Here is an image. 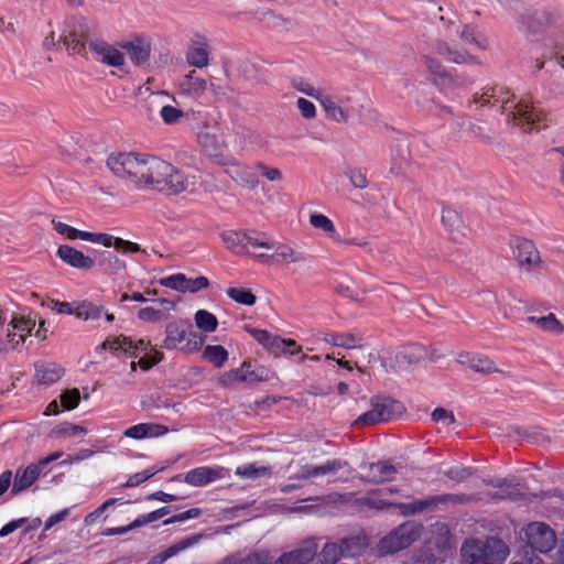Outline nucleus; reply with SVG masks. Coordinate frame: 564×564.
I'll use <instances>...</instances> for the list:
<instances>
[{"mask_svg": "<svg viewBox=\"0 0 564 564\" xmlns=\"http://www.w3.org/2000/svg\"><path fill=\"white\" fill-rule=\"evenodd\" d=\"M218 164L225 166V172L237 184L253 189L258 186V178L251 173L248 166L241 165L229 158H220Z\"/></svg>", "mask_w": 564, "mask_h": 564, "instance_id": "412c9836", "label": "nucleus"}, {"mask_svg": "<svg viewBox=\"0 0 564 564\" xmlns=\"http://www.w3.org/2000/svg\"><path fill=\"white\" fill-rule=\"evenodd\" d=\"M419 538V525L413 522H405L379 541L377 552L379 555L394 554L410 546Z\"/></svg>", "mask_w": 564, "mask_h": 564, "instance_id": "0eeeda50", "label": "nucleus"}, {"mask_svg": "<svg viewBox=\"0 0 564 564\" xmlns=\"http://www.w3.org/2000/svg\"><path fill=\"white\" fill-rule=\"evenodd\" d=\"M122 47L126 50L130 61L134 65L144 66L145 64H148L151 54V46L148 42H129L126 43Z\"/></svg>", "mask_w": 564, "mask_h": 564, "instance_id": "2f4dec72", "label": "nucleus"}, {"mask_svg": "<svg viewBox=\"0 0 564 564\" xmlns=\"http://www.w3.org/2000/svg\"><path fill=\"white\" fill-rule=\"evenodd\" d=\"M327 344L341 347L345 349L361 348L364 338L359 334L354 333H332L324 338Z\"/></svg>", "mask_w": 564, "mask_h": 564, "instance_id": "473e14b6", "label": "nucleus"}, {"mask_svg": "<svg viewBox=\"0 0 564 564\" xmlns=\"http://www.w3.org/2000/svg\"><path fill=\"white\" fill-rule=\"evenodd\" d=\"M247 231L226 230L220 235L227 249L235 253L245 252Z\"/></svg>", "mask_w": 564, "mask_h": 564, "instance_id": "58836bf2", "label": "nucleus"}, {"mask_svg": "<svg viewBox=\"0 0 564 564\" xmlns=\"http://www.w3.org/2000/svg\"><path fill=\"white\" fill-rule=\"evenodd\" d=\"M425 356V349L417 344L401 347L394 351L384 362L383 366L392 371H406L416 366Z\"/></svg>", "mask_w": 564, "mask_h": 564, "instance_id": "9b49d317", "label": "nucleus"}, {"mask_svg": "<svg viewBox=\"0 0 564 564\" xmlns=\"http://www.w3.org/2000/svg\"><path fill=\"white\" fill-rule=\"evenodd\" d=\"M508 554V547L497 538L468 540L462 546L465 564H502Z\"/></svg>", "mask_w": 564, "mask_h": 564, "instance_id": "7ed1b4c3", "label": "nucleus"}, {"mask_svg": "<svg viewBox=\"0 0 564 564\" xmlns=\"http://www.w3.org/2000/svg\"><path fill=\"white\" fill-rule=\"evenodd\" d=\"M80 400L79 390L74 388L70 390H66L61 395V403L66 410L75 409Z\"/></svg>", "mask_w": 564, "mask_h": 564, "instance_id": "680f3d73", "label": "nucleus"}, {"mask_svg": "<svg viewBox=\"0 0 564 564\" xmlns=\"http://www.w3.org/2000/svg\"><path fill=\"white\" fill-rule=\"evenodd\" d=\"M341 557L338 543H326L317 555L318 564H335Z\"/></svg>", "mask_w": 564, "mask_h": 564, "instance_id": "49530a36", "label": "nucleus"}, {"mask_svg": "<svg viewBox=\"0 0 564 564\" xmlns=\"http://www.w3.org/2000/svg\"><path fill=\"white\" fill-rule=\"evenodd\" d=\"M441 20L446 24L447 33L451 37H457L463 45L485 48L480 45L475 32V26L471 24L463 23L456 17H441Z\"/></svg>", "mask_w": 564, "mask_h": 564, "instance_id": "2eb2a0df", "label": "nucleus"}, {"mask_svg": "<svg viewBox=\"0 0 564 564\" xmlns=\"http://www.w3.org/2000/svg\"><path fill=\"white\" fill-rule=\"evenodd\" d=\"M88 47L94 53L96 61L102 64L113 67H120L124 64V54L104 41L91 40Z\"/></svg>", "mask_w": 564, "mask_h": 564, "instance_id": "4be33fe9", "label": "nucleus"}, {"mask_svg": "<svg viewBox=\"0 0 564 564\" xmlns=\"http://www.w3.org/2000/svg\"><path fill=\"white\" fill-rule=\"evenodd\" d=\"M273 253L269 256L276 263H301L305 261L303 252L286 243H275Z\"/></svg>", "mask_w": 564, "mask_h": 564, "instance_id": "7c9ffc66", "label": "nucleus"}, {"mask_svg": "<svg viewBox=\"0 0 564 564\" xmlns=\"http://www.w3.org/2000/svg\"><path fill=\"white\" fill-rule=\"evenodd\" d=\"M257 169L260 171L261 175L270 182H282L283 181V174H282L281 170L278 167H271V166L264 165L262 163H258Z\"/></svg>", "mask_w": 564, "mask_h": 564, "instance_id": "338daca9", "label": "nucleus"}, {"mask_svg": "<svg viewBox=\"0 0 564 564\" xmlns=\"http://www.w3.org/2000/svg\"><path fill=\"white\" fill-rule=\"evenodd\" d=\"M435 51L438 55L444 57L447 62L455 64H473L477 63V59L474 55L469 54L464 50H457L449 46L448 43L444 41H437L435 44Z\"/></svg>", "mask_w": 564, "mask_h": 564, "instance_id": "cd10ccee", "label": "nucleus"}, {"mask_svg": "<svg viewBox=\"0 0 564 564\" xmlns=\"http://www.w3.org/2000/svg\"><path fill=\"white\" fill-rule=\"evenodd\" d=\"M457 361L460 365L484 375L500 372V370L496 367L495 361L485 355L460 352L457 357Z\"/></svg>", "mask_w": 564, "mask_h": 564, "instance_id": "393cba45", "label": "nucleus"}, {"mask_svg": "<svg viewBox=\"0 0 564 564\" xmlns=\"http://www.w3.org/2000/svg\"><path fill=\"white\" fill-rule=\"evenodd\" d=\"M236 474L247 478H259L269 475L270 471L268 467H257L254 464H249L238 467Z\"/></svg>", "mask_w": 564, "mask_h": 564, "instance_id": "bf43d9fd", "label": "nucleus"}, {"mask_svg": "<svg viewBox=\"0 0 564 564\" xmlns=\"http://www.w3.org/2000/svg\"><path fill=\"white\" fill-rule=\"evenodd\" d=\"M310 224L315 229L323 230L332 239L338 240L335 226L327 216L323 214L313 213L310 215Z\"/></svg>", "mask_w": 564, "mask_h": 564, "instance_id": "a18cd8bd", "label": "nucleus"}, {"mask_svg": "<svg viewBox=\"0 0 564 564\" xmlns=\"http://www.w3.org/2000/svg\"><path fill=\"white\" fill-rule=\"evenodd\" d=\"M291 84L295 90L314 98L318 102L324 95L319 89H316L308 80L302 77L293 78Z\"/></svg>", "mask_w": 564, "mask_h": 564, "instance_id": "3c124183", "label": "nucleus"}, {"mask_svg": "<svg viewBox=\"0 0 564 564\" xmlns=\"http://www.w3.org/2000/svg\"><path fill=\"white\" fill-rule=\"evenodd\" d=\"M62 452H54L51 455L41 458L37 463L30 464L25 468H19L15 471L11 494H20L30 488L40 477L42 470L52 462L62 457Z\"/></svg>", "mask_w": 564, "mask_h": 564, "instance_id": "9d476101", "label": "nucleus"}, {"mask_svg": "<svg viewBox=\"0 0 564 564\" xmlns=\"http://www.w3.org/2000/svg\"><path fill=\"white\" fill-rule=\"evenodd\" d=\"M91 31L93 25L86 18L74 17L65 21L58 41L73 54L84 55L86 45L91 41L88 39Z\"/></svg>", "mask_w": 564, "mask_h": 564, "instance_id": "423d86ee", "label": "nucleus"}, {"mask_svg": "<svg viewBox=\"0 0 564 564\" xmlns=\"http://www.w3.org/2000/svg\"><path fill=\"white\" fill-rule=\"evenodd\" d=\"M345 175L355 188L364 189L368 186L366 172L361 169H347Z\"/></svg>", "mask_w": 564, "mask_h": 564, "instance_id": "4d7b16f0", "label": "nucleus"}, {"mask_svg": "<svg viewBox=\"0 0 564 564\" xmlns=\"http://www.w3.org/2000/svg\"><path fill=\"white\" fill-rule=\"evenodd\" d=\"M226 293L232 301L247 306L253 305L257 300L256 295L250 290L243 288H230Z\"/></svg>", "mask_w": 564, "mask_h": 564, "instance_id": "8fccbe9b", "label": "nucleus"}, {"mask_svg": "<svg viewBox=\"0 0 564 564\" xmlns=\"http://www.w3.org/2000/svg\"><path fill=\"white\" fill-rule=\"evenodd\" d=\"M513 257L517 260L520 270L531 272L533 269H543L544 261L540 256V251L533 241L519 238L514 241L512 248Z\"/></svg>", "mask_w": 564, "mask_h": 564, "instance_id": "f8f14e48", "label": "nucleus"}, {"mask_svg": "<svg viewBox=\"0 0 564 564\" xmlns=\"http://www.w3.org/2000/svg\"><path fill=\"white\" fill-rule=\"evenodd\" d=\"M438 505H455V494H444L432 496L426 499L416 500L412 503H397L394 505L402 514L411 516L423 512L425 510L434 509Z\"/></svg>", "mask_w": 564, "mask_h": 564, "instance_id": "f3484780", "label": "nucleus"}, {"mask_svg": "<svg viewBox=\"0 0 564 564\" xmlns=\"http://www.w3.org/2000/svg\"><path fill=\"white\" fill-rule=\"evenodd\" d=\"M203 357L215 367L220 368L228 359V351L220 345H208L203 351Z\"/></svg>", "mask_w": 564, "mask_h": 564, "instance_id": "37998d69", "label": "nucleus"}, {"mask_svg": "<svg viewBox=\"0 0 564 564\" xmlns=\"http://www.w3.org/2000/svg\"><path fill=\"white\" fill-rule=\"evenodd\" d=\"M316 545L306 543L300 549L282 554L274 564H307L316 555Z\"/></svg>", "mask_w": 564, "mask_h": 564, "instance_id": "bb28decb", "label": "nucleus"}, {"mask_svg": "<svg viewBox=\"0 0 564 564\" xmlns=\"http://www.w3.org/2000/svg\"><path fill=\"white\" fill-rule=\"evenodd\" d=\"M138 318L148 323H156L163 318L161 310L154 307H143L138 312Z\"/></svg>", "mask_w": 564, "mask_h": 564, "instance_id": "774afa93", "label": "nucleus"}, {"mask_svg": "<svg viewBox=\"0 0 564 564\" xmlns=\"http://www.w3.org/2000/svg\"><path fill=\"white\" fill-rule=\"evenodd\" d=\"M355 97L350 95H323L319 105L328 120L346 124L356 113Z\"/></svg>", "mask_w": 564, "mask_h": 564, "instance_id": "6e6552de", "label": "nucleus"}, {"mask_svg": "<svg viewBox=\"0 0 564 564\" xmlns=\"http://www.w3.org/2000/svg\"><path fill=\"white\" fill-rule=\"evenodd\" d=\"M52 226L57 234L70 240L80 239L94 243H101L105 247L113 246L116 250L122 252L135 253L141 250L138 243L123 240L122 238H113L108 234L83 231L55 219L52 220Z\"/></svg>", "mask_w": 564, "mask_h": 564, "instance_id": "39448f33", "label": "nucleus"}, {"mask_svg": "<svg viewBox=\"0 0 564 564\" xmlns=\"http://www.w3.org/2000/svg\"><path fill=\"white\" fill-rule=\"evenodd\" d=\"M267 379L264 369L252 370L251 364L245 361L239 368L227 371L221 377V382L227 386H234L239 382H259Z\"/></svg>", "mask_w": 564, "mask_h": 564, "instance_id": "aec40b11", "label": "nucleus"}, {"mask_svg": "<svg viewBox=\"0 0 564 564\" xmlns=\"http://www.w3.org/2000/svg\"><path fill=\"white\" fill-rule=\"evenodd\" d=\"M556 21V12L547 8L533 9L522 15V23L532 33H542Z\"/></svg>", "mask_w": 564, "mask_h": 564, "instance_id": "dca6fc26", "label": "nucleus"}, {"mask_svg": "<svg viewBox=\"0 0 564 564\" xmlns=\"http://www.w3.org/2000/svg\"><path fill=\"white\" fill-rule=\"evenodd\" d=\"M207 80L198 77L195 70L186 74L178 84L180 90L183 95L198 98L207 90Z\"/></svg>", "mask_w": 564, "mask_h": 564, "instance_id": "c85d7f7f", "label": "nucleus"}, {"mask_svg": "<svg viewBox=\"0 0 564 564\" xmlns=\"http://www.w3.org/2000/svg\"><path fill=\"white\" fill-rule=\"evenodd\" d=\"M204 337L195 332L189 323L186 324L185 345L181 347L182 350L192 352L197 351L204 345Z\"/></svg>", "mask_w": 564, "mask_h": 564, "instance_id": "de8ad7c7", "label": "nucleus"}, {"mask_svg": "<svg viewBox=\"0 0 564 564\" xmlns=\"http://www.w3.org/2000/svg\"><path fill=\"white\" fill-rule=\"evenodd\" d=\"M86 432H87V430L82 425H75V424H72L68 422H64V423L56 425L51 431V436L54 438L70 437V436L75 435L76 433H86Z\"/></svg>", "mask_w": 564, "mask_h": 564, "instance_id": "864d4df0", "label": "nucleus"}, {"mask_svg": "<svg viewBox=\"0 0 564 564\" xmlns=\"http://www.w3.org/2000/svg\"><path fill=\"white\" fill-rule=\"evenodd\" d=\"M272 557L265 550H257L249 553L236 552L227 555L216 564H271Z\"/></svg>", "mask_w": 564, "mask_h": 564, "instance_id": "a878e982", "label": "nucleus"}, {"mask_svg": "<svg viewBox=\"0 0 564 564\" xmlns=\"http://www.w3.org/2000/svg\"><path fill=\"white\" fill-rule=\"evenodd\" d=\"M151 346V343L144 339H140L133 343L131 339L120 336L116 338H108L101 344V348L109 349L111 351H123L124 354L135 357L137 351H145Z\"/></svg>", "mask_w": 564, "mask_h": 564, "instance_id": "5701e85b", "label": "nucleus"}, {"mask_svg": "<svg viewBox=\"0 0 564 564\" xmlns=\"http://www.w3.org/2000/svg\"><path fill=\"white\" fill-rule=\"evenodd\" d=\"M102 313L104 307L101 305H96L87 301L75 303V316L79 319L95 321L100 318Z\"/></svg>", "mask_w": 564, "mask_h": 564, "instance_id": "ea45409f", "label": "nucleus"}, {"mask_svg": "<svg viewBox=\"0 0 564 564\" xmlns=\"http://www.w3.org/2000/svg\"><path fill=\"white\" fill-rule=\"evenodd\" d=\"M197 140L200 147L206 152V154L213 158L217 164L220 158H226L224 154L219 152L221 144L217 140L216 135L209 132H199L197 135Z\"/></svg>", "mask_w": 564, "mask_h": 564, "instance_id": "4c0bfd02", "label": "nucleus"}, {"mask_svg": "<svg viewBox=\"0 0 564 564\" xmlns=\"http://www.w3.org/2000/svg\"><path fill=\"white\" fill-rule=\"evenodd\" d=\"M100 265L111 274H116L126 268L124 261L120 260L115 253L106 251L101 253Z\"/></svg>", "mask_w": 564, "mask_h": 564, "instance_id": "09e8293b", "label": "nucleus"}, {"mask_svg": "<svg viewBox=\"0 0 564 564\" xmlns=\"http://www.w3.org/2000/svg\"><path fill=\"white\" fill-rule=\"evenodd\" d=\"M420 62L429 74V80L441 91L466 88L474 83L466 72H449L440 59L430 54L422 55Z\"/></svg>", "mask_w": 564, "mask_h": 564, "instance_id": "20e7f679", "label": "nucleus"}, {"mask_svg": "<svg viewBox=\"0 0 564 564\" xmlns=\"http://www.w3.org/2000/svg\"><path fill=\"white\" fill-rule=\"evenodd\" d=\"M163 359V354L159 350H154V354L150 357H143L138 362L131 361L130 368L132 371L137 370V366H140L142 370H149L153 366H155L158 362H160Z\"/></svg>", "mask_w": 564, "mask_h": 564, "instance_id": "052dcab7", "label": "nucleus"}, {"mask_svg": "<svg viewBox=\"0 0 564 564\" xmlns=\"http://www.w3.org/2000/svg\"><path fill=\"white\" fill-rule=\"evenodd\" d=\"M365 468L368 470V481L372 484L391 481L397 475V468L387 462L371 463Z\"/></svg>", "mask_w": 564, "mask_h": 564, "instance_id": "c756f323", "label": "nucleus"}, {"mask_svg": "<svg viewBox=\"0 0 564 564\" xmlns=\"http://www.w3.org/2000/svg\"><path fill=\"white\" fill-rule=\"evenodd\" d=\"M338 544L343 557H355L361 554L368 543L366 536L355 535L341 539Z\"/></svg>", "mask_w": 564, "mask_h": 564, "instance_id": "c9c22d12", "label": "nucleus"}, {"mask_svg": "<svg viewBox=\"0 0 564 564\" xmlns=\"http://www.w3.org/2000/svg\"><path fill=\"white\" fill-rule=\"evenodd\" d=\"M507 94L502 87H490L476 93L473 101L481 106L501 101V113L506 116L508 124L519 128L524 133H531L534 129H546L552 124L549 112L535 107L529 97L517 99L514 95L501 98Z\"/></svg>", "mask_w": 564, "mask_h": 564, "instance_id": "f03ea898", "label": "nucleus"}, {"mask_svg": "<svg viewBox=\"0 0 564 564\" xmlns=\"http://www.w3.org/2000/svg\"><path fill=\"white\" fill-rule=\"evenodd\" d=\"M106 164L116 177L139 189L172 195L189 186V180L182 171L156 156L133 152L112 153Z\"/></svg>", "mask_w": 564, "mask_h": 564, "instance_id": "f257e3e1", "label": "nucleus"}, {"mask_svg": "<svg viewBox=\"0 0 564 564\" xmlns=\"http://www.w3.org/2000/svg\"><path fill=\"white\" fill-rule=\"evenodd\" d=\"M186 62L194 67L204 68L209 64V42L202 34H194L185 54Z\"/></svg>", "mask_w": 564, "mask_h": 564, "instance_id": "6ab92c4d", "label": "nucleus"}, {"mask_svg": "<svg viewBox=\"0 0 564 564\" xmlns=\"http://www.w3.org/2000/svg\"><path fill=\"white\" fill-rule=\"evenodd\" d=\"M346 466V462L340 459H332L327 460L319 466H314L311 470V475L315 477L326 476V475H335L339 469Z\"/></svg>", "mask_w": 564, "mask_h": 564, "instance_id": "603ef678", "label": "nucleus"}, {"mask_svg": "<svg viewBox=\"0 0 564 564\" xmlns=\"http://www.w3.org/2000/svg\"><path fill=\"white\" fill-rule=\"evenodd\" d=\"M249 332L257 339V341L268 350L274 352L281 350L283 343L282 338L278 336H271V334L264 329L250 328Z\"/></svg>", "mask_w": 564, "mask_h": 564, "instance_id": "a19ab883", "label": "nucleus"}, {"mask_svg": "<svg viewBox=\"0 0 564 564\" xmlns=\"http://www.w3.org/2000/svg\"><path fill=\"white\" fill-rule=\"evenodd\" d=\"M275 248L274 240L265 232L247 231L245 252L257 259L269 258Z\"/></svg>", "mask_w": 564, "mask_h": 564, "instance_id": "a211bd4d", "label": "nucleus"}, {"mask_svg": "<svg viewBox=\"0 0 564 564\" xmlns=\"http://www.w3.org/2000/svg\"><path fill=\"white\" fill-rule=\"evenodd\" d=\"M64 373V369L54 364H37L35 366V378L41 384H52L61 379Z\"/></svg>", "mask_w": 564, "mask_h": 564, "instance_id": "72a5a7b5", "label": "nucleus"}, {"mask_svg": "<svg viewBox=\"0 0 564 564\" xmlns=\"http://www.w3.org/2000/svg\"><path fill=\"white\" fill-rule=\"evenodd\" d=\"M296 106H297V109L301 112V116L304 119L311 120V119H314L316 117V107H315V105L312 101L307 100L306 98L300 97L296 100Z\"/></svg>", "mask_w": 564, "mask_h": 564, "instance_id": "69168bd1", "label": "nucleus"}, {"mask_svg": "<svg viewBox=\"0 0 564 564\" xmlns=\"http://www.w3.org/2000/svg\"><path fill=\"white\" fill-rule=\"evenodd\" d=\"M196 327L205 333H213L218 326L217 317L206 310H198L194 316Z\"/></svg>", "mask_w": 564, "mask_h": 564, "instance_id": "c03bdc74", "label": "nucleus"}, {"mask_svg": "<svg viewBox=\"0 0 564 564\" xmlns=\"http://www.w3.org/2000/svg\"><path fill=\"white\" fill-rule=\"evenodd\" d=\"M441 221L445 227L449 240L462 245L468 237V228L465 225L462 215L452 207L442 209Z\"/></svg>", "mask_w": 564, "mask_h": 564, "instance_id": "4468645a", "label": "nucleus"}, {"mask_svg": "<svg viewBox=\"0 0 564 564\" xmlns=\"http://www.w3.org/2000/svg\"><path fill=\"white\" fill-rule=\"evenodd\" d=\"M524 536L528 544L541 552L546 553L556 544L555 532L543 522H532L524 529Z\"/></svg>", "mask_w": 564, "mask_h": 564, "instance_id": "ddd939ff", "label": "nucleus"}, {"mask_svg": "<svg viewBox=\"0 0 564 564\" xmlns=\"http://www.w3.org/2000/svg\"><path fill=\"white\" fill-rule=\"evenodd\" d=\"M371 410L356 419V425H375L390 421L397 412H400L402 405L388 398H375L371 401Z\"/></svg>", "mask_w": 564, "mask_h": 564, "instance_id": "1a4fd4ad", "label": "nucleus"}, {"mask_svg": "<svg viewBox=\"0 0 564 564\" xmlns=\"http://www.w3.org/2000/svg\"><path fill=\"white\" fill-rule=\"evenodd\" d=\"M160 116L164 123L166 124H174L178 122L183 117L184 112L183 110L175 108L170 105H165L160 110Z\"/></svg>", "mask_w": 564, "mask_h": 564, "instance_id": "13d9d810", "label": "nucleus"}, {"mask_svg": "<svg viewBox=\"0 0 564 564\" xmlns=\"http://www.w3.org/2000/svg\"><path fill=\"white\" fill-rule=\"evenodd\" d=\"M187 283V278L183 273H175L166 278H162L160 280V284L162 286L185 293V285Z\"/></svg>", "mask_w": 564, "mask_h": 564, "instance_id": "5fc2aeb1", "label": "nucleus"}, {"mask_svg": "<svg viewBox=\"0 0 564 564\" xmlns=\"http://www.w3.org/2000/svg\"><path fill=\"white\" fill-rule=\"evenodd\" d=\"M528 321L535 324L540 328L554 334H561L564 330L563 325L553 313L542 317L529 316Z\"/></svg>", "mask_w": 564, "mask_h": 564, "instance_id": "79ce46f5", "label": "nucleus"}, {"mask_svg": "<svg viewBox=\"0 0 564 564\" xmlns=\"http://www.w3.org/2000/svg\"><path fill=\"white\" fill-rule=\"evenodd\" d=\"M219 471L210 467H198L189 470L185 476V481L193 486L206 485L219 477Z\"/></svg>", "mask_w": 564, "mask_h": 564, "instance_id": "e433bc0d", "label": "nucleus"}, {"mask_svg": "<svg viewBox=\"0 0 564 564\" xmlns=\"http://www.w3.org/2000/svg\"><path fill=\"white\" fill-rule=\"evenodd\" d=\"M444 475L455 481H464L473 475V469L469 467L455 466L451 467Z\"/></svg>", "mask_w": 564, "mask_h": 564, "instance_id": "e2e57ef3", "label": "nucleus"}, {"mask_svg": "<svg viewBox=\"0 0 564 564\" xmlns=\"http://www.w3.org/2000/svg\"><path fill=\"white\" fill-rule=\"evenodd\" d=\"M187 323H169L165 327V339L163 340L162 347L166 349H175L185 340Z\"/></svg>", "mask_w": 564, "mask_h": 564, "instance_id": "f704fd0d", "label": "nucleus"}, {"mask_svg": "<svg viewBox=\"0 0 564 564\" xmlns=\"http://www.w3.org/2000/svg\"><path fill=\"white\" fill-rule=\"evenodd\" d=\"M42 305L57 312L58 314L75 315V303L61 302L54 299H48L42 302Z\"/></svg>", "mask_w": 564, "mask_h": 564, "instance_id": "6e6d98bb", "label": "nucleus"}, {"mask_svg": "<svg viewBox=\"0 0 564 564\" xmlns=\"http://www.w3.org/2000/svg\"><path fill=\"white\" fill-rule=\"evenodd\" d=\"M170 513V508L169 507H163V508H160L155 511H152L145 516H141L139 517L138 519L134 520V525H138V527H141V525H144V524H148L150 522H154L161 518H163L164 516L169 514Z\"/></svg>", "mask_w": 564, "mask_h": 564, "instance_id": "0e129e2a", "label": "nucleus"}, {"mask_svg": "<svg viewBox=\"0 0 564 564\" xmlns=\"http://www.w3.org/2000/svg\"><path fill=\"white\" fill-rule=\"evenodd\" d=\"M56 254L64 263L79 270H90L95 265L93 258L68 245L59 246Z\"/></svg>", "mask_w": 564, "mask_h": 564, "instance_id": "b1692460", "label": "nucleus"}]
</instances>
